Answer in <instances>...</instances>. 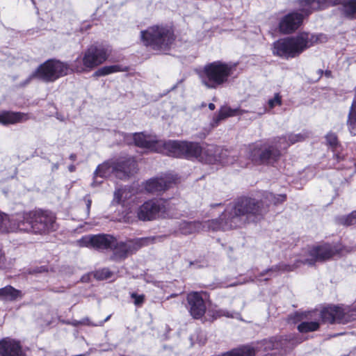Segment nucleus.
Instances as JSON below:
<instances>
[{
  "label": "nucleus",
  "mask_w": 356,
  "mask_h": 356,
  "mask_svg": "<svg viewBox=\"0 0 356 356\" xmlns=\"http://www.w3.org/2000/svg\"><path fill=\"white\" fill-rule=\"evenodd\" d=\"M110 318V316H107L106 319L103 321H101L99 323L94 324V326H102L106 321H107Z\"/></svg>",
  "instance_id": "nucleus-46"
},
{
  "label": "nucleus",
  "mask_w": 356,
  "mask_h": 356,
  "mask_svg": "<svg viewBox=\"0 0 356 356\" xmlns=\"http://www.w3.org/2000/svg\"><path fill=\"white\" fill-rule=\"evenodd\" d=\"M125 69L122 68L119 65H113L110 66H105L99 69L96 74L99 76H105L113 72L124 71Z\"/></svg>",
  "instance_id": "nucleus-33"
},
{
  "label": "nucleus",
  "mask_w": 356,
  "mask_h": 356,
  "mask_svg": "<svg viewBox=\"0 0 356 356\" xmlns=\"http://www.w3.org/2000/svg\"><path fill=\"white\" fill-rule=\"evenodd\" d=\"M322 321L325 323H346L356 319V305H333L325 307L320 312Z\"/></svg>",
  "instance_id": "nucleus-11"
},
{
  "label": "nucleus",
  "mask_w": 356,
  "mask_h": 356,
  "mask_svg": "<svg viewBox=\"0 0 356 356\" xmlns=\"http://www.w3.org/2000/svg\"><path fill=\"white\" fill-rule=\"evenodd\" d=\"M69 66L57 60H48L41 64L26 81V84L30 83L33 78H37L44 82H54L69 72Z\"/></svg>",
  "instance_id": "nucleus-10"
},
{
  "label": "nucleus",
  "mask_w": 356,
  "mask_h": 356,
  "mask_svg": "<svg viewBox=\"0 0 356 356\" xmlns=\"http://www.w3.org/2000/svg\"><path fill=\"white\" fill-rule=\"evenodd\" d=\"M235 70V65L220 60L206 64L199 72V78L208 89H217L228 83Z\"/></svg>",
  "instance_id": "nucleus-4"
},
{
  "label": "nucleus",
  "mask_w": 356,
  "mask_h": 356,
  "mask_svg": "<svg viewBox=\"0 0 356 356\" xmlns=\"http://www.w3.org/2000/svg\"><path fill=\"white\" fill-rule=\"evenodd\" d=\"M278 148V144L277 147L266 145L255 147L251 150L250 156L252 161L257 164L271 163L280 155Z\"/></svg>",
  "instance_id": "nucleus-14"
},
{
  "label": "nucleus",
  "mask_w": 356,
  "mask_h": 356,
  "mask_svg": "<svg viewBox=\"0 0 356 356\" xmlns=\"http://www.w3.org/2000/svg\"><path fill=\"white\" fill-rule=\"evenodd\" d=\"M215 108H216V106H215L214 104H213V103L209 104V108L210 110L213 111L215 109Z\"/></svg>",
  "instance_id": "nucleus-50"
},
{
  "label": "nucleus",
  "mask_w": 356,
  "mask_h": 356,
  "mask_svg": "<svg viewBox=\"0 0 356 356\" xmlns=\"http://www.w3.org/2000/svg\"><path fill=\"white\" fill-rule=\"evenodd\" d=\"M336 220L338 224L346 226L356 225V211L348 216H339Z\"/></svg>",
  "instance_id": "nucleus-32"
},
{
  "label": "nucleus",
  "mask_w": 356,
  "mask_h": 356,
  "mask_svg": "<svg viewBox=\"0 0 356 356\" xmlns=\"http://www.w3.org/2000/svg\"><path fill=\"white\" fill-rule=\"evenodd\" d=\"M84 201L86 202V204L87 213L89 214L92 201L88 196L84 197Z\"/></svg>",
  "instance_id": "nucleus-44"
},
{
  "label": "nucleus",
  "mask_w": 356,
  "mask_h": 356,
  "mask_svg": "<svg viewBox=\"0 0 356 356\" xmlns=\"http://www.w3.org/2000/svg\"><path fill=\"white\" fill-rule=\"evenodd\" d=\"M307 136L305 133L287 134L279 138L278 147L280 149H286L291 145L304 140Z\"/></svg>",
  "instance_id": "nucleus-25"
},
{
  "label": "nucleus",
  "mask_w": 356,
  "mask_h": 356,
  "mask_svg": "<svg viewBox=\"0 0 356 356\" xmlns=\"http://www.w3.org/2000/svg\"><path fill=\"white\" fill-rule=\"evenodd\" d=\"M140 36L145 46L157 51L166 50L175 40L170 30L159 26H152L141 31Z\"/></svg>",
  "instance_id": "nucleus-9"
},
{
  "label": "nucleus",
  "mask_w": 356,
  "mask_h": 356,
  "mask_svg": "<svg viewBox=\"0 0 356 356\" xmlns=\"http://www.w3.org/2000/svg\"><path fill=\"white\" fill-rule=\"evenodd\" d=\"M134 143L136 146L150 152H157L159 140L152 138L143 133H136L134 135Z\"/></svg>",
  "instance_id": "nucleus-21"
},
{
  "label": "nucleus",
  "mask_w": 356,
  "mask_h": 356,
  "mask_svg": "<svg viewBox=\"0 0 356 356\" xmlns=\"http://www.w3.org/2000/svg\"><path fill=\"white\" fill-rule=\"evenodd\" d=\"M136 170V162L133 158L121 160L116 163L104 162L99 165L95 171L91 186L96 187L102 184V180H99V178H106L113 173L117 178L125 179L134 175Z\"/></svg>",
  "instance_id": "nucleus-5"
},
{
  "label": "nucleus",
  "mask_w": 356,
  "mask_h": 356,
  "mask_svg": "<svg viewBox=\"0 0 356 356\" xmlns=\"http://www.w3.org/2000/svg\"><path fill=\"white\" fill-rule=\"evenodd\" d=\"M56 218L47 211L34 210L23 213L15 219L0 212V232L19 230L35 234H42L56 229Z\"/></svg>",
  "instance_id": "nucleus-2"
},
{
  "label": "nucleus",
  "mask_w": 356,
  "mask_h": 356,
  "mask_svg": "<svg viewBox=\"0 0 356 356\" xmlns=\"http://www.w3.org/2000/svg\"><path fill=\"white\" fill-rule=\"evenodd\" d=\"M346 124L350 133L356 136V100L352 103Z\"/></svg>",
  "instance_id": "nucleus-30"
},
{
  "label": "nucleus",
  "mask_w": 356,
  "mask_h": 356,
  "mask_svg": "<svg viewBox=\"0 0 356 356\" xmlns=\"http://www.w3.org/2000/svg\"><path fill=\"white\" fill-rule=\"evenodd\" d=\"M281 104L282 99L279 93L275 94L274 97L268 101V105L270 109L273 108L276 106H280Z\"/></svg>",
  "instance_id": "nucleus-38"
},
{
  "label": "nucleus",
  "mask_w": 356,
  "mask_h": 356,
  "mask_svg": "<svg viewBox=\"0 0 356 356\" xmlns=\"http://www.w3.org/2000/svg\"><path fill=\"white\" fill-rule=\"evenodd\" d=\"M266 198L272 202L274 204H277L284 202L286 199V196L284 194L274 195L271 193H268L266 195Z\"/></svg>",
  "instance_id": "nucleus-37"
},
{
  "label": "nucleus",
  "mask_w": 356,
  "mask_h": 356,
  "mask_svg": "<svg viewBox=\"0 0 356 356\" xmlns=\"http://www.w3.org/2000/svg\"><path fill=\"white\" fill-rule=\"evenodd\" d=\"M113 273L108 268H102L95 272L94 277L97 280H104L112 277Z\"/></svg>",
  "instance_id": "nucleus-36"
},
{
  "label": "nucleus",
  "mask_w": 356,
  "mask_h": 356,
  "mask_svg": "<svg viewBox=\"0 0 356 356\" xmlns=\"http://www.w3.org/2000/svg\"><path fill=\"white\" fill-rule=\"evenodd\" d=\"M0 355L1 356H25L19 343L10 339H4L0 341Z\"/></svg>",
  "instance_id": "nucleus-20"
},
{
  "label": "nucleus",
  "mask_w": 356,
  "mask_h": 356,
  "mask_svg": "<svg viewBox=\"0 0 356 356\" xmlns=\"http://www.w3.org/2000/svg\"><path fill=\"white\" fill-rule=\"evenodd\" d=\"M68 170H69V171H70V172H74V171H75V170H76V167H75V165H70L68 167Z\"/></svg>",
  "instance_id": "nucleus-49"
},
{
  "label": "nucleus",
  "mask_w": 356,
  "mask_h": 356,
  "mask_svg": "<svg viewBox=\"0 0 356 356\" xmlns=\"http://www.w3.org/2000/svg\"><path fill=\"white\" fill-rule=\"evenodd\" d=\"M269 279H270V277H266V278H265V279H264V280H265V281H267V280H268Z\"/></svg>",
  "instance_id": "nucleus-53"
},
{
  "label": "nucleus",
  "mask_w": 356,
  "mask_h": 356,
  "mask_svg": "<svg viewBox=\"0 0 356 356\" xmlns=\"http://www.w3.org/2000/svg\"><path fill=\"white\" fill-rule=\"evenodd\" d=\"M131 298L134 299V304L137 306L140 305L143 301L145 296L143 295H137L136 293L131 294Z\"/></svg>",
  "instance_id": "nucleus-41"
},
{
  "label": "nucleus",
  "mask_w": 356,
  "mask_h": 356,
  "mask_svg": "<svg viewBox=\"0 0 356 356\" xmlns=\"http://www.w3.org/2000/svg\"><path fill=\"white\" fill-rule=\"evenodd\" d=\"M134 191L130 188L124 187L116 190L114 193L113 202L116 204H124L134 195Z\"/></svg>",
  "instance_id": "nucleus-29"
},
{
  "label": "nucleus",
  "mask_w": 356,
  "mask_h": 356,
  "mask_svg": "<svg viewBox=\"0 0 356 356\" xmlns=\"http://www.w3.org/2000/svg\"><path fill=\"white\" fill-rule=\"evenodd\" d=\"M80 247H89L103 250L112 248L114 238L110 235L99 234L85 236L76 241Z\"/></svg>",
  "instance_id": "nucleus-15"
},
{
  "label": "nucleus",
  "mask_w": 356,
  "mask_h": 356,
  "mask_svg": "<svg viewBox=\"0 0 356 356\" xmlns=\"http://www.w3.org/2000/svg\"><path fill=\"white\" fill-rule=\"evenodd\" d=\"M217 153L227 154V149H222L220 147L214 145L207 146L204 151L201 149V153L198 156L201 157V159L205 161V162L211 164H216L217 159Z\"/></svg>",
  "instance_id": "nucleus-22"
},
{
  "label": "nucleus",
  "mask_w": 356,
  "mask_h": 356,
  "mask_svg": "<svg viewBox=\"0 0 356 356\" xmlns=\"http://www.w3.org/2000/svg\"><path fill=\"white\" fill-rule=\"evenodd\" d=\"M28 119L26 114L20 112L3 111L0 113V124L3 125L22 122Z\"/></svg>",
  "instance_id": "nucleus-23"
},
{
  "label": "nucleus",
  "mask_w": 356,
  "mask_h": 356,
  "mask_svg": "<svg viewBox=\"0 0 356 356\" xmlns=\"http://www.w3.org/2000/svg\"><path fill=\"white\" fill-rule=\"evenodd\" d=\"M337 252L336 247L330 244L313 247L305 252L304 254L298 259V264L313 265L316 261H323L332 257Z\"/></svg>",
  "instance_id": "nucleus-13"
},
{
  "label": "nucleus",
  "mask_w": 356,
  "mask_h": 356,
  "mask_svg": "<svg viewBox=\"0 0 356 356\" xmlns=\"http://www.w3.org/2000/svg\"><path fill=\"white\" fill-rule=\"evenodd\" d=\"M323 37V35L301 33L294 37L280 39L273 44V54L284 58H295Z\"/></svg>",
  "instance_id": "nucleus-3"
},
{
  "label": "nucleus",
  "mask_w": 356,
  "mask_h": 356,
  "mask_svg": "<svg viewBox=\"0 0 356 356\" xmlns=\"http://www.w3.org/2000/svg\"><path fill=\"white\" fill-rule=\"evenodd\" d=\"M268 211L263 200L243 197L229 205L217 219L205 221L179 222V230L184 234H191L202 230H229L242 227L246 224L260 221Z\"/></svg>",
  "instance_id": "nucleus-1"
},
{
  "label": "nucleus",
  "mask_w": 356,
  "mask_h": 356,
  "mask_svg": "<svg viewBox=\"0 0 356 356\" xmlns=\"http://www.w3.org/2000/svg\"><path fill=\"white\" fill-rule=\"evenodd\" d=\"M262 345L264 346V350L275 349L278 347V342H274L272 340L264 341Z\"/></svg>",
  "instance_id": "nucleus-40"
},
{
  "label": "nucleus",
  "mask_w": 356,
  "mask_h": 356,
  "mask_svg": "<svg viewBox=\"0 0 356 356\" xmlns=\"http://www.w3.org/2000/svg\"><path fill=\"white\" fill-rule=\"evenodd\" d=\"M258 348L252 345L243 346L224 354L222 356H254Z\"/></svg>",
  "instance_id": "nucleus-28"
},
{
  "label": "nucleus",
  "mask_w": 356,
  "mask_h": 356,
  "mask_svg": "<svg viewBox=\"0 0 356 356\" xmlns=\"http://www.w3.org/2000/svg\"><path fill=\"white\" fill-rule=\"evenodd\" d=\"M58 168V165L56 163V164H54V166H53V169L54 170H57Z\"/></svg>",
  "instance_id": "nucleus-52"
},
{
  "label": "nucleus",
  "mask_w": 356,
  "mask_h": 356,
  "mask_svg": "<svg viewBox=\"0 0 356 356\" xmlns=\"http://www.w3.org/2000/svg\"><path fill=\"white\" fill-rule=\"evenodd\" d=\"M206 297V293L199 292H191L187 295L188 310L193 318H200L205 314L207 307L204 299Z\"/></svg>",
  "instance_id": "nucleus-16"
},
{
  "label": "nucleus",
  "mask_w": 356,
  "mask_h": 356,
  "mask_svg": "<svg viewBox=\"0 0 356 356\" xmlns=\"http://www.w3.org/2000/svg\"><path fill=\"white\" fill-rule=\"evenodd\" d=\"M326 140L327 143L332 147H336L338 144V140L336 134L333 133H329L326 136Z\"/></svg>",
  "instance_id": "nucleus-39"
},
{
  "label": "nucleus",
  "mask_w": 356,
  "mask_h": 356,
  "mask_svg": "<svg viewBox=\"0 0 356 356\" xmlns=\"http://www.w3.org/2000/svg\"><path fill=\"white\" fill-rule=\"evenodd\" d=\"M319 322L317 321H304L298 326V330L300 332H308L316 331L319 327Z\"/></svg>",
  "instance_id": "nucleus-31"
},
{
  "label": "nucleus",
  "mask_w": 356,
  "mask_h": 356,
  "mask_svg": "<svg viewBox=\"0 0 356 356\" xmlns=\"http://www.w3.org/2000/svg\"><path fill=\"white\" fill-rule=\"evenodd\" d=\"M246 112L247 111L245 110H241L239 108L233 109L230 107L224 106L220 109L218 115L214 118L213 122L217 125L221 120L228 117L241 115Z\"/></svg>",
  "instance_id": "nucleus-27"
},
{
  "label": "nucleus",
  "mask_w": 356,
  "mask_h": 356,
  "mask_svg": "<svg viewBox=\"0 0 356 356\" xmlns=\"http://www.w3.org/2000/svg\"><path fill=\"white\" fill-rule=\"evenodd\" d=\"M299 266L300 264H298V260H296V263L293 265L280 263L262 271L259 275V277H263L266 275H268L270 277L275 276L282 272L292 271Z\"/></svg>",
  "instance_id": "nucleus-24"
},
{
  "label": "nucleus",
  "mask_w": 356,
  "mask_h": 356,
  "mask_svg": "<svg viewBox=\"0 0 356 356\" xmlns=\"http://www.w3.org/2000/svg\"><path fill=\"white\" fill-rule=\"evenodd\" d=\"M302 15L298 13H291L284 16L280 22L279 28L283 33H290L296 31L301 24Z\"/></svg>",
  "instance_id": "nucleus-18"
},
{
  "label": "nucleus",
  "mask_w": 356,
  "mask_h": 356,
  "mask_svg": "<svg viewBox=\"0 0 356 356\" xmlns=\"http://www.w3.org/2000/svg\"><path fill=\"white\" fill-rule=\"evenodd\" d=\"M300 10L308 15L313 11L324 9L329 6L341 5L343 15L353 19L356 15V0H299Z\"/></svg>",
  "instance_id": "nucleus-7"
},
{
  "label": "nucleus",
  "mask_w": 356,
  "mask_h": 356,
  "mask_svg": "<svg viewBox=\"0 0 356 356\" xmlns=\"http://www.w3.org/2000/svg\"><path fill=\"white\" fill-rule=\"evenodd\" d=\"M145 239L129 240L126 242L113 243V259L120 260L126 258L129 254L138 250L145 243Z\"/></svg>",
  "instance_id": "nucleus-17"
},
{
  "label": "nucleus",
  "mask_w": 356,
  "mask_h": 356,
  "mask_svg": "<svg viewBox=\"0 0 356 356\" xmlns=\"http://www.w3.org/2000/svg\"><path fill=\"white\" fill-rule=\"evenodd\" d=\"M80 323H81V325H92V326H94L93 325L95 324V323H91L90 322V320L88 318H83L82 320L80 321Z\"/></svg>",
  "instance_id": "nucleus-45"
},
{
  "label": "nucleus",
  "mask_w": 356,
  "mask_h": 356,
  "mask_svg": "<svg viewBox=\"0 0 356 356\" xmlns=\"http://www.w3.org/2000/svg\"><path fill=\"white\" fill-rule=\"evenodd\" d=\"M172 184V179L168 177L152 178L145 182L144 187L147 193L154 194L166 191Z\"/></svg>",
  "instance_id": "nucleus-19"
},
{
  "label": "nucleus",
  "mask_w": 356,
  "mask_h": 356,
  "mask_svg": "<svg viewBox=\"0 0 356 356\" xmlns=\"http://www.w3.org/2000/svg\"><path fill=\"white\" fill-rule=\"evenodd\" d=\"M108 50L101 46L92 45L72 64V69L76 72L90 71L103 63L108 57Z\"/></svg>",
  "instance_id": "nucleus-8"
},
{
  "label": "nucleus",
  "mask_w": 356,
  "mask_h": 356,
  "mask_svg": "<svg viewBox=\"0 0 356 356\" xmlns=\"http://www.w3.org/2000/svg\"><path fill=\"white\" fill-rule=\"evenodd\" d=\"M71 324L74 326H78L79 325H81V323H80V321H77V320H74L72 321V322L71 323Z\"/></svg>",
  "instance_id": "nucleus-48"
},
{
  "label": "nucleus",
  "mask_w": 356,
  "mask_h": 356,
  "mask_svg": "<svg viewBox=\"0 0 356 356\" xmlns=\"http://www.w3.org/2000/svg\"><path fill=\"white\" fill-rule=\"evenodd\" d=\"M157 152L173 157L198 158L201 147L196 143L159 140Z\"/></svg>",
  "instance_id": "nucleus-6"
},
{
  "label": "nucleus",
  "mask_w": 356,
  "mask_h": 356,
  "mask_svg": "<svg viewBox=\"0 0 356 356\" xmlns=\"http://www.w3.org/2000/svg\"><path fill=\"white\" fill-rule=\"evenodd\" d=\"M217 159L219 160H216V163H221L222 165L230 164L232 163L234 161V157L231 155V152L227 150V154L217 153Z\"/></svg>",
  "instance_id": "nucleus-34"
},
{
  "label": "nucleus",
  "mask_w": 356,
  "mask_h": 356,
  "mask_svg": "<svg viewBox=\"0 0 356 356\" xmlns=\"http://www.w3.org/2000/svg\"><path fill=\"white\" fill-rule=\"evenodd\" d=\"M267 108L266 107H263V108H261L259 109V111L257 112H254V113L255 114L254 116L253 117V119H257L259 117H261L262 116L264 113H266L267 112Z\"/></svg>",
  "instance_id": "nucleus-42"
},
{
  "label": "nucleus",
  "mask_w": 356,
  "mask_h": 356,
  "mask_svg": "<svg viewBox=\"0 0 356 356\" xmlns=\"http://www.w3.org/2000/svg\"><path fill=\"white\" fill-rule=\"evenodd\" d=\"M76 158V156L74 154H72L70 155V159L72 161H75Z\"/></svg>",
  "instance_id": "nucleus-51"
},
{
  "label": "nucleus",
  "mask_w": 356,
  "mask_h": 356,
  "mask_svg": "<svg viewBox=\"0 0 356 356\" xmlns=\"http://www.w3.org/2000/svg\"><path fill=\"white\" fill-rule=\"evenodd\" d=\"M45 270H46V268L44 267H40V268H38L34 271L35 273H42V272H44Z\"/></svg>",
  "instance_id": "nucleus-47"
},
{
  "label": "nucleus",
  "mask_w": 356,
  "mask_h": 356,
  "mask_svg": "<svg viewBox=\"0 0 356 356\" xmlns=\"http://www.w3.org/2000/svg\"><path fill=\"white\" fill-rule=\"evenodd\" d=\"M136 213L138 218L143 221L169 217L168 202L163 199L148 200L138 208Z\"/></svg>",
  "instance_id": "nucleus-12"
},
{
  "label": "nucleus",
  "mask_w": 356,
  "mask_h": 356,
  "mask_svg": "<svg viewBox=\"0 0 356 356\" xmlns=\"http://www.w3.org/2000/svg\"><path fill=\"white\" fill-rule=\"evenodd\" d=\"M22 297L21 291L17 290L10 285L0 289V300L15 301Z\"/></svg>",
  "instance_id": "nucleus-26"
},
{
  "label": "nucleus",
  "mask_w": 356,
  "mask_h": 356,
  "mask_svg": "<svg viewBox=\"0 0 356 356\" xmlns=\"http://www.w3.org/2000/svg\"><path fill=\"white\" fill-rule=\"evenodd\" d=\"M240 314L237 312H230L225 309H218L213 312V318H216L221 316H225L228 318H238Z\"/></svg>",
  "instance_id": "nucleus-35"
},
{
  "label": "nucleus",
  "mask_w": 356,
  "mask_h": 356,
  "mask_svg": "<svg viewBox=\"0 0 356 356\" xmlns=\"http://www.w3.org/2000/svg\"><path fill=\"white\" fill-rule=\"evenodd\" d=\"M5 264H6L5 254L2 252L1 249H0V268L5 267Z\"/></svg>",
  "instance_id": "nucleus-43"
}]
</instances>
